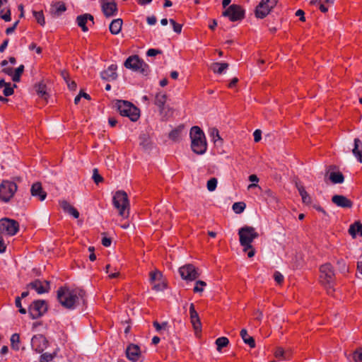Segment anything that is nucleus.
Instances as JSON below:
<instances>
[{"label":"nucleus","instance_id":"obj_27","mask_svg":"<svg viewBox=\"0 0 362 362\" xmlns=\"http://www.w3.org/2000/svg\"><path fill=\"white\" fill-rule=\"evenodd\" d=\"M228 64L226 62H214L211 64L210 68L215 74H221L226 69H228Z\"/></svg>","mask_w":362,"mask_h":362},{"label":"nucleus","instance_id":"obj_30","mask_svg":"<svg viewBox=\"0 0 362 362\" xmlns=\"http://www.w3.org/2000/svg\"><path fill=\"white\" fill-rule=\"evenodd\" d=\"M240 336L243 340V341L248 344L250 348L255 347V341L252 337L248 335L247 332L245 329H243L240 331Z\"/></svg>","mask_w":362,"mask_h":362},{"label":"nucleus","instance_id":"obj_31","mask_svg":"<svg viewBox=\"0 0 362 362\" xmlns=\"http://www.w3.org/2000/svg\"><path fill=\"white\" fill-rule=\"evenodd\" d=\"M297 188L300 195L301 196L303 202L305 204H311L312 199L310 196L308 194V192L305 191L304 187L302 185H297Z\"/></svg>","mask_w":362,"mask_h":362},{"label":"nucleus","instance_id":"obj_20","mask_svg":"<svg viewBox=\"0 0 362 362\" xmlns=\"http://www.w3.org/2000/svg\"><path fill=\"white\" fill-rule=\"evenodd\" d=\"M93 16L91 14L89 13H85L83 15H81L77 16L76 18V22L79 27L81 28L83 32H87L88 30V27L86 26V23L88 21H92L93 24L94 23L93 21Z\"/></svg>","mask_w":362,"mask_h":362},{"label":"nucleus","instance_id":"obj_39","mask_svg":"<svg viewBox=\"0 0 362 362\" xmlns=\"http://www.w3.org/2000/svg\"><path fill=\"white\" fill-rule=\"evenodd\" d=\"M191 322L193 325V327L195 330H198L201 328V322L199 320V317L198 313L190 315Z\"/></svg>","mask_w":362,"mask_h":362},{"label":"nucleus","instance_id":"obj_34","mask_svg":"<svg viewBox=\"0 0 362 362\" xmlns=\"http://www.w3.org/2000/svg\"><path fill=\"white\" fill-rule=\"evenodd\" d=\"M216 345L217 346V350L221 351V349L226 347L229 344V340L227 337H221L218 338L216 341Z\"/></svg>","mask_w":362,"mask_h":362},{"label":"nucleus","instance_id":"obj_42","mask_svg":"<svg viewBox=\"0 0 362 362\" xmlns=\"http://www.w3.org/2000/svg\"><path fill=\"white\" fill-rule=\"evenodd\" d=\"M206 286L205 281L199 280L196 281L195 286L193 288L194 293H200L204 291V287Z\"/></svg>","mask_w":362,"mask_h":362},{"label":"nucleus","instance_id":"obj_9","mask_svg":"<svg viewBox=\"0 0 362 362\" xmlns=\"http://www.w3.org/2000/svg\"><path fill=\"white\" fill-rule=\"evenodd\" d=\"M222 16L232 22L238 21L245 18V10L238 4H232L222 13Z\"/></svg>","mask_w":362,"mask_h":362},{"label":"nucleus","instance_id":"obj_61","mask_svg":"<svg viewBox=\"0 0 362 362\" xmlns=\"http://www.w3.org/2000/svg\"><path fill=\"white\" fill-rule=\"evenodd\" d=\"M18 23H19V21H16V22L14 23V24L13 25V26H11V27H9V28H6V33L7 35L11 34V33L15 30V29L16 28V27H17V25H18Z\"/></svg>","mask_w":362,"mask_h":362},{"label":"nucleus","instance_id":"obj_52","mask_svg":"<svg viewBox=\"0 0 362 362\" xmlns=\"http://www.w3.org/2000/svg\"><path fill=\"white\" fill-rule=\"evenodd\" d=\"M153 325L157 331H160L163 329H165L168 326L167 322H163L162 324H160L157 321H154Z\"/></svg>","mask_w":362,"mask_h":362},{"label":"nucleus","instance_id":"obj_32","mask_svg":"<svg viewBox=\"0 0 362 362\" xmlns=\"http://www.w3.org/2000/svg\"><path fill=\"white\" fill-rule=\"evenodd\" d=\"M167 100V95L165 93H158L155 97V105H157L160 110L163 109L164 105Z\"/></svg>","mask_w":362,"mask_h":362},{"label":"nucleus","instance_id":"obj_26","mask_svg":"<svg viewBox=\"0 0 362 362\" xmlns=\"http://www.w3.org/2000/svg\"><path fill=\"white\" fill-rule=\"evenodd\" d=\"M329 180L333 184H341L344 181V176L339 171H332L329 174Z\"/></svg>","mask_w":362,"mask_h":362},{"label":"nucleus","instance_id":"obj_18","mask_svg":"<svg viewBox=\"0 0 362 362\" xmlns=\"http://www.w3.org/2000/svg\"><path fill=\"white\" fill-rule=\"evenodd\" d=\"M30 193L33 197H38L40 201H44L47 197V192L42 189L40 182L33 183L31 186Z\"/></svg>","mask_w":362,"mask_h":362},{"label":"nucleus","instance_id":"obj_48","mask_svg":"<svg viewBox=\"0 0 362 362\" xmlns=\"http://www.w3.org/2000/svg\"><path fill=\"white\" fill-rule=\"evenodd\" d=\"M353 359L354 362H362V349H357L353 353Z\"/></svg>","mask_w":362,"mask_h":362},{"label":"nucleus","instance_id":"obj_24","mask_svg":"<svg viewBox=\"0 0 362 362\" xmlns=\"http://www.w3.org/2000/svg\"><path fill=\"white\" fill-rule=\"evenodd\" d=\"M122 26V20L121 18H117L113 20L109 26L110 33L112 35H117L120 33Z\"/></svg>","mask_w":362,"mask_h":362},{"label":"nucleus","instance_id":"obj_15","mask_svg":"<svg viewBox=\"0 0 362 362\" xmlns=\"http://www.w3.org/2000/svg\"><path fill=\"white\" fill-rule=\"evenodd\" d=\"M27 287L35 290L38 294H42L49 292L50 284L48 281H42L40 279H35L28 284Z\"/></svg>","mask_w":362,"mask_h":362},{"label":"nucleus","instance_id":"obj_33","mask_svg":"<svg viewBox=\"0 0 362 362\" xmlns=\"http://www.w3.org/2000/svg\"><path fill=\"white\" fill-rule=\"evenodd\" d=\"M140 145L145 149L148 150L151 148V142L149 137L146 134H143L139 137Z\"/></svg>","mask_w":362,"mask_h":362},{"label":"nucleus","instance_id":"obj_63","mask_svg":"<svg viewBox=\"0 0 362 362\" xmlns=\"http://www.w3.org/2000/svg\"><path fill=\"white\" fill-rule=\"evenodd\" d=\"M1 18L4 19L6 22H9L11 20V11L8 10L6 13L4 15H1Z\"/></svg>","mask_w":362,"mask_h":362},{"label":"nucleus","instance_id":"obj_49","mask_svg":"<svg viewBox=\"0 0 362 362\" xmlns=\"http://www.w3.org/2000/svg\"><path fill=\"white\" fill-rule=\"evenodd\" d=\"M169 22L173 25V30L176 33L180 34L182 31V25L181 24L176 23L173 19H170Z\"/></svg>","mask_w":362,"mask_h":362},{"label":"nucleus","instance_id":"obj_25","mask_svg":"<svg viewBox=\"0 0 362 362\" xmlns=\"http://www.w3.org/2000/svg\"><path fill=\"white\" fill-rule=\"evenodd\" d=\"M270 11L271 10L269 8H267L265 5H263L259 2L255 8V16L258 18H264L270 13Z\"/></svg>","mask_w":362,"mask_h":362},{"label":"nucleus","instance_id":"obj_5","mask_svg":"<svg viewBox=\"0 0 362 362\" xmlns=\"http://www.w3.org/2000/svg\"><path fill=\"white\" fill-rule=\"evenodd\" d=\"M117 110L122 116L129 117L132 122H136L140 117L139 110L130 102L118 100L116 103Z\"/></svg>","mask_w":362,"mask_h":362},{"label":"nucleus","instance_id":"obj_41","mask_svg":"<svg viewBox=\"0 0 362 362\" xmlns=\"http://www.w3.org/2000/svg\"><path fill=\"white\" fill-rule=\"evenodd\" d=\"M180 134H181V129H175L171 131L169 134V138L174 141H177L180 139Z\"/></svg>","mask_w":362,"mask_h":362},{"label":"nucleus","instance_id":"obj_22","mask_svg":"<svg viewBox=\"0 0 362 362\" xmlns=\"http://www.w3.org/2000/svg\"><path fill=\"white\" fill-rule=\"evenodd\" d=\"M66 10V7L65 4L62 1H57L51 5L50 13L54 17H58Z\"/></svg>","mask_w":362,"mask_h":362},{"label":"nucleus","instance_id":"obj_56","mask_svg":"<svg viewBox=\"0 0 362 362\" xmlns=\"http://www.w3.org/2000/svg\"><path fill=\"white\" fill-rule=\"evenodd\" d=\"M254 141L255 142H259L262 139V132L259 129H256L254 133Z\"/></svg>","mask_w":362,"mask_h":362},{"label":"nucleus","instance_id":"obj_1","mask_svg":"<svg viewBox=\"0 0 362 362\" xmlns=\"http://www.w3.org/2000/svg\"><path fill=\"white\" fill-rule=\"evenodd\" d=\"M85 291L82 289H70L62 286L57 290V300L65 308L74 310L79 304L80 300L84 302Z\"/></svg>","mask_w":362,"mask_h":362},{"label":"nucleus","instance_id":"obj_16","mask_svg":"<svg viewBox=\"0 0 362 362\" xmlns=\"http://www.w3.org/2000/svg\"><path fill=\"white\" fill-rule=\"evenodd\" d=\"M127 358L133 362H137L141 357L140 348L138 345L131 344L126 349Z\"/></svg>","mask_w":362,"mask_h":362},{"label":"nucleus","instance_id":"obj_17","mask_svg":"<svg viewBox=\"0 0 362 362\" xmlns=\"http://www.w3.org/2000/svg\"><path fill=\"white\" fill-rule=\"evenodd\" d=\"M332 202L336 206L341 207V208L350 209L353 206L352 201L344 195H339V194L334 195L332 197Z\"/></svg>","mask_w":362,"mask_h":362},{"label":"nucleus","instance_id":"obj_19","mask_svg":"<svg viewBox=\"0 0 362 362\" xmlns=\"http://www.w3.org/2000/svg\"><path fill=\"white\" fill-rule=\"evenodd\" d=\"M117 65L112 64L106 70L100 73L101 78L105 81H113L117 78Z\"/></svg>","mask_w":362,"mask_h":362},{"label":"nucleus","instance_id":"obj_23","mask_svg":"<svg viewBox=\"0 0 362 362\" xmlns=\"http://www.w3.org/2000/svg\"><path fill=\"white\" fill-rule=\"evenodd\" d=\"M352 153L357 160L362 163V142L358 138L354 139V147L352 149Z\"/></svg>","mask_w":362,"mask_h":362},{"label":"nucleus","instance_id":"obj_50","mask_svg":"<svg viewBox=\"0 0 362 362\" xmlns=\"http://www.w3.org/2000/svg\"><path fill=\"white\" fill-rule=\"evenodd\" d=\"M165 286V284L161 280L160 281H158V284L154 283L153 288L156 291H163Z\"/></svg>","mask_w":362,"mask_h":362},{"label":"nucleus","instance_id":"obj_40","mask_svg":"<svg viewBox=\"0 0 362 362\" xmlns=\"http://www.w3.org/2000/svg\"><path fill=\"white\" fill-rule=\"evenodd\" d=\"M33 16H34L35 20L37 21V22L40 25L43 26L45 24V17H44L43 12L42 11H33Z\"/></svg>","mask_w":362,"mask_h":362},{"label":"nucleus","instance_id":"obj_54","mask_svg":"<svg viewBox=\"0 0 362 362\" xmlns=\"http://www.w3.org/2000/svg\"><path fill=\"white\" fill-rule=\"evenodd\" d=\"M3 93L5 96H10L13 94V88L11 86V83L4 88Z\"/></svg>","mask_w":362,"mask_h":362},{"label":"nucleus","instance_id":"obj_4","mask_svg":"<svg viewBox=\"0 0 362 362\" xmlns=\"http://www.w3.org/2000/svg\"><path fill=\"white\" fill-rule=\"evenodd\" d=\"M112 204L122 218L129 216L130 204L127 194L123 190L117 191L112 198Z\"/></svg>","mask_w":362,"mask_h":362},{"label":"nucleus","instance_id":"obj_12","mask_svg":"<svg viewBox=\"0 0 362 362\" xmlns=\"http://www.w3.org/2000/svg\"><path fill=\"white\" fill-rule=\"evenodd\" d=\"M181 277L187 281H194L199 276L196 267L191 264H185L179 269Z\"/></svg>","mask_w":362,"mask_h":362},{"label":"nucleus","instance_id":"obj_14","mask_svg":"<svg viewBox=\"0 0 362 362\" xmlns=\"http://www.w3.org/2000/svg\"><path fill=\"white\" fill-rule=\"evenodd\" d=\"M101 8L104 16L106 18L115 16L117 12V4L114 1L107 0H100Z\"/></svg>","mask_w":362,"mask_h":362},{"label":"nucleus","instance_id":"obj_53","mask_svg":"<svg viewBox=\"0 0 362 362\" xmlns=\"http://www.w3.org/2000/svg\"><path fill=\"white\" fill-rule=\"evenodd\" d=\"M243 251L245 252H247V257L251 258L255 256V250L253 247V246L251 245V247L250 248H246V247H243Z\"/></svg>","mask_w":362,"mask_h":362},{"label":"nucleus","instance_id":"obj_55","mask_svg":"<svg viewBox=\"0 0 362 362\" xmlns=\"http://www.w3.org/2000/svg\"><path fill=\"white\" fill-rule=\"evenodd\" d=\"M161 50L160 49H149L147 52H146V54L147 56L148 57H154L158 54H161Z\"/></svg>","mask_w":362,"mask_h":362},{"label":"nucleus","instance_id":"obj_37","mask_svg":"<svg viewBox=\"0 0 362 362\" xmlns=\"http://www.w3.org/2000/svg\"><path fill=\"white\" fill-rule=\"evenodd\" d=\"M163 274L158 270L151 272L150 273V282L154 284L156 281H160L162 280Z\"/></svg>","mask_w":362,"mask_h":362},{"label":"nucleus","instance_id":"obj_57","mask_svg":"<svg viewBox=\"0 0 362 362\" xmlns=\"http://www.w3.org/2000/svg\"><path fill=\"white\" fill-rule=\"evenodd\" d=\"M1 71L3 73H4L5 74H7L8 76H10L13 78L14 70L13 69L12 67H5L2 69Z\"/></svg>","mask_w":362,"mask_h":362},{"label":"nucleus","instance_id":"obj_44","mask_svg":"<svg viewBox=\"0 0 362 362\" xmlns=\"http://www.w3.org/2000/svg\"><path fill=\"white\" fill-rule=\"evenodd\" d=\"M245 209L244 202H235L233 204V209L236 214L242 213Z\"/></svg>","mask_w":362,"mask_h":362},{"label":"nucleus","instance_id":"obj_8","mask_svg":"<svg viewBox=\"0 0 362 362\" xmlns=\"http://www.w3.org/2000/svg\"><path fill=\"white\" fill-rule=\"evenodd\" d=\"M238 235L241 246L250 248L252 243L259 237L255 228L252 226H244L239 229Z\"/></svg>","mask_w":362,"mask_h":362},{"label":"nucleus","instance_id":"obj_62","mask_svg":"<svg viewBox=\"0 0 362 362\" xmlns=\"http://www.w3.org/2000/svg\"><path fill=\"white\" fill-rule=\"evenodd\" d=\"M305 15V13L303 10L301 9H298L296 12V16H299L300 17V21H302V22H304L305 21V18L304 16Z\"/></svg>","mask_w":362,"mask_h":362},{"label":"nucleus","instance_id":"obj_60","mask_svg":"<svg viewBox=\"0 0 362 362\" xmlns=\"http://www.w3.org/2000/svg\"><path fill=\"white\" fill-rule=\"evenodd\" d=\"M29 49H30V50L35 49V51L37 54H41V52H42V48L40 47H37L35 43H31L29 45Z\"/></svg>","mask_w":362,"mask_h":362},{"label":"nucleus","instance_id":"obj_21","mask_svg":"<svg viewBox=\"0 0 362 362\" xmlns=\"http://www.w3.org/2000/svg\"><path fill=\"white\" fill-rule=\"evenodd\" d=\"M59 205L64 212L73 216L75 218H78L79 217V212L78 210L71 205L67 201H60Z\"/></svg>","mask_w":362,"mask_h":362},{"label":"nucleus","instance_id":"obj_29","mask_svg":"<svg viewBox=\"0 0 362 362\" xmlns=\"http://www.w3.org/2000/svg\"><path fill=\"white\" fill-rule=\"evenodd\" d=\"M349 233L353 237H356V235L362 236V224L359 221L351 224L349 227Z\"/></svg>","mask_w":362,"mask_h":362},{"label":"nucleus","instance_id":"obj_13","mask_svg":"<svg viewBox=\"0 0 362 362\" xmlns=\"http://www.w3.org/2000/svg\"><path fill=\"white\" fill-rule=\"evenodd\" d=\"M47 340L42 334L34 335L31 339V346L37 353H42L47 348Z\"/></svg>","mask_w":362,"mask_h":362},{"label":"nucleus","instance_id":"obj_45","mask_svg":"<svg viewBox=\"0 0 362 362\" xmlns=\"http://www.w3.org/2000/svg\"><path fill=\"white\" fill-rule=\"evenodd\" d=\"M217 183H218L217 179L215 177H212L209 180H208L207 185H206L208 190L210 192L214 191L216 188Z\"/></svg>","mask_w":362,"mask_h":362},{"label":"nucleus","instance_id":"obj_6","mask_svg":"<svg viewBox=\"0 0 362 362\" xmlns=\"http://www.w3.org/2000/svg\"><path fill=\"white\" fill-rule=\"evenodd\" d=\"M18 189L15 181L4 180L0 184V200L3 202H8L14 196Z\"/></svg>","mask_w":362,"mask_h":362},{"label":"nucleus","instance_id":"obj_36","mask_svg":"<svg viewBox=\"0 0 362 362\" xmlns=\"http://www.w3.org/2000/svg\"><path fill=\"white\" fill-rule=\"evenodd\" d=\"M23 71H24V66L20 65L13 71V81L14 82H19L21 80V76L23 74Z\"/></svg>","mask_w":362,"mask_h":362},{"label":"nucleus","instance_id":"obj_10","mask_svg":"<svg viewBox=\"0 0 362 362\" xmlns=\"http://www.w3.org/2000/svg\"><path fill=\"white\" fill-rule=\"evenodd\" d=\"M47 310V305L45 300H35L29 307L28 313L32 319H37L43 315Z\"/></svg>","mask_w":362,"mask_h":362},{"label":"nucleus","instance_id":"obj_64","mask_svg":"<svg viewBox=\"0 0 362 362\" xmlns=\"http://www.w3.org/2000/svg\"><path fill=\"white\" fill-rule=\"evenodd\" d=\"M146 21H147V23L148 25H153L156 24L157 19H156V16H148L146 18Z\"/></svg>","mask_w":362,"mask_h":362},{"label":"nucleus","instance_id":"obj_46","mask_svg":"<svg viewBox=\"0 0 362 362\" xmlns=\"http://www.w3.org/2000/svg\"><path fill=\"white\" fill-rule=\"evenodd\" d=\"M93 179L96 185L103 181V177L98 173L97 168H94L93 170Z\"/></svg>","mask_w":362,"mask_h":362},{"label":"nucleus","instance_id":"obj_28","mask_svg":"<svg viewBox=\"0 0 362 362\" xmlns=\"http://www.w3.org/2000/svg\"><path fill=\"white\" fill-rule=\"evenodd\" d=\"M275 357L281 360H289L291 356L290 351H284L281 347H277L274 352Z\"/></svg>","mask_w":362,"mask_h":362},{"label":"nucleus","instance_id":"obj_3","mask_svg":"<svg viewBox=\"0 0 362 362\" xmlns=\"http://www.w3.org/2000/svg\"><path fill=\"white\" fill-rule=\"evenodd\" d=\"M320 272L321 284L325 288L328 294H332L334 291L333 286L335 279L333 267L329 263L324 264L320 267Z\"/></svg>","mask_w":362,"mask_h":362},{"label":"nucleus","instance_id":"obj_7","mask_svg":"<svg viewBox=\"0 0 362 362\" xmlns=\"http://www.w3.org/2000/svg\"><path fill=\"white\" fill-rule=\"evenodd\" d=\"M127 69L134 71H139L144 75H147L149 72V66L141 59L138 55L129 57L124 64Z\"/></svg>","mask_w":362,"mask_h":362},{"label":"nucleus","instance_id":"obj_2","mask_svg":"<svg viewBox=\"0 0 362 362\" xmlns=\"http://www.w3.org/2000/svg\"><path fill=\"white\" fill-rule=\"evenodd\" d=\"M191 148L197 155L204 154L207 149V143L204 132L198 127L194 126L189 132Z\"/></svg>","mask_w":362,"mask_h":362},{"label":"nucleus","instance_id":"obj_51","mask_svg":"<svg viewBox=\"0 0 362 362\" xmlns=\"http://www.w3.org/2000/svg\"><path fill=\"white\" fill-rule=\"evenodd\" d=\"M274 279L279 284H281L284 281V276L279 272H274Z\"/></svg>","mask_w":362,"mask_h":362},{"label":"nucleus","instance_id":"obj_59","mask_svg":"<svg viewBox=\"0 0 362 362\" xmlns=\"http://www.w3.org/2000/svg\"><path fill=\"white\" fill-rule=\"evenodd\" d=\"M69 87V88L71 90H75L76 88V83L75 81H71V80H66V83Z\"/></svg>","mask_w":362,"mask_h":362},{"label":"nucleus","instance_id":"obj_58","mask_svg":"<svg viewBox=\"0 0 362 362\" xmlns=\"http://www.w3.org/2000/svg\"><path fill=\"white\" fill-rule=\"evenodd\" d=\"M212 136H213V139L214 141V142H216L218 140H220L221 141V138L219 135V133H218V131L217 129H213L212 131Z\"/></svg>","mask_w":362,"mask_h":362},{"label":"nucleus","instance_id":"obj_38","mask_svg":"<svg viewBox=\"0 0 362 362\" xmlns=\"http://www.w3.org/2000/svg\"><path fill=\"white\" fill-rule=\"evenodd\" d=\"M20 335L17 333L12 334L11 337V347L15 350H19Z\"/></svg>","mask_w":362,"mask_h":362},{"label":"nucleus","instance_id":"obj_47","mask_svg":"<svg viewBox=\"0 0 362 362\" xmlns=\"http://www.w3.org/2000/svg\"><path fill=\"white\" fill-rule=\"evenodd\" d=\"M278 0H262L260 3L263 5H265L267 8H269L271 11L276 6Z\"/></svg>","mask_w":362,"mask_h":362},{"label":"nucleus","instance_id":"obj_11","mask_svg":"<svg viewBox=\"0 0 362 362\" xmlns=\"http://www.w3.org/2000/svg\"><path fill=\"white\" fill-rule=\"evenodd\" d=\"M0 230L8 235H14L19 230V223L13 219L1 218L0 220Z\"/></svg>","mask_w":362,"mask_h":362},{"label":"nucleus","instance_id":"obj_35","mask_svg":"<svg viewBox=\"0 0 362 362\" xmlns=\"http://www.w3.org/2000/svg\"><path fill=\"white\" fill-rule=\"evenodd\" d=\"M37 93V95L43 98L44 100H47V91H46V86L43 83H40L38 84V86H37V90H36Z\"/></svg>","mask_w":362,"mask_h":362},{"label":"nucleus","instance_id":"obj_43","mask_svg":"<svg viewBox=\"0 0 362 362\" xmlns=\"http://www.w3.org/2000/svg\"><path fill=\"white\" fill-rule=\"evenodd\" d=\"M56 356V354H49L45 352L42 354L40 357V362H49L51 361Z\"/></svg>","mask_w":362,"mask_h":362}]
</instances>
